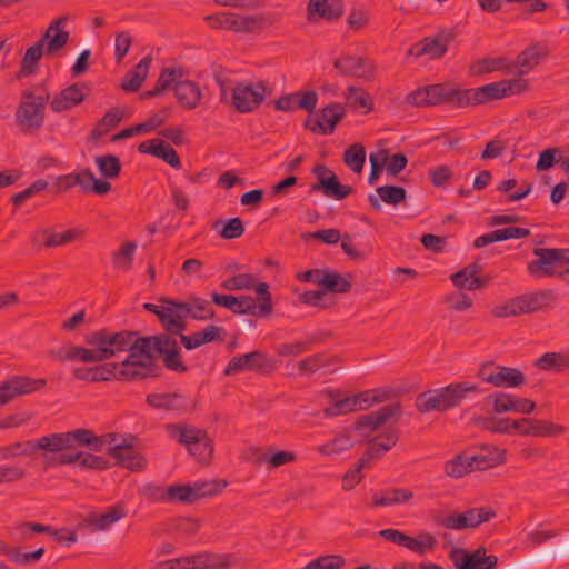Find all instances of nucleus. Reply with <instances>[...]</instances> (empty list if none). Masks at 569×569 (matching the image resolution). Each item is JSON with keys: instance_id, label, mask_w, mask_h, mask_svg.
I'll list each match as a JSON object with an SVG mask.
<instances>
[{"instance_id": "nucleus-58", "label": "nucleus", "mask_w": 569, "mask_h": 569, "mask_svg": "<svg viewBox=\"0 0 569 569\" xmlns=\"http://www.w3.org/2000/svg\"><path fill=\"white\" fill-rule=\"evenodd\" d=\"M153 157L163 160L174 169L181 168V160L177 151L169 143L161 139L157 141V148L153 152Z\"/></svg>"}, {"instance_id": "nucleus-54", "label": "nucleus", "mask_w": 569, "mask_h": 569, "mask_svg": "<svg viewBox=\"0 0 569 569\" xmlns=\"http://www.w3.org/2000/svg\"><path fill=\"white\" fill-rule=\"evenodd\" d=\"M96 163L101 174L109 179L117 178L121 171L120 159L113 154L97 156Z\"/></svg>"}, {"instance_id": "nucleus-39", "label": "nucleus", "mask_w": 569, "mask_h": 569, "mask_svg": "<svg viewBox=\"0 0 569 569\" xmlns=\"http://www.w3.org/2000/svg\"><path fill=\"white\" fill-rule=\"evenodd\" d=\"M472 470H486L505 462V451L498 448H483L477 455H469Z\"/></svg>"}, {"instance_id": "nucleus-60", "label": "nucleus", "mask_w": 569, "mask_h": 569, "mask_svg": "<svg viewBox=\"0 0 569 569\" xmlns=\"http://www.w3.org/2000/svg\"><path fill=\"white\" fill-rule=\"evenodd\" d=\"M179 76H180L179 71H170V68L162 70V72L160 73V76L156 82L154 88L152 90L144 92L143 97L152 98V97H157V96L161 94L166 89H168L172 86V83L177 79L174 77H179Z\"/></svg>"}, {"instance_id": "nucleus-44", "label": "nucleus", "mask_w": 569, "mask_h": 569, "mask_svg": "<svg viewBox=\"0 0 569 569\" xmlns=\"http://www.w3.org/2000/svg\"><path fill=\"white\" fill-rule=\"evenodd\" d=\"M471 471L473 470L467 452L456 455L443 465L445 475L453 479L462 478Z\"/></svg>"}, {"instance_id": "nucleus-59", "label": "nucleus", "mask_w": 569, "mask_h": 569, "mask_svg": "<svg viewBox=\"0 0 569 569\" xmlns=\"http://www.w3.org/2000/svg\"><path fill=\"white\" fill-rule=\"evenodd\" d=\"M83 237V231L80 229H68L64 232H54L50 229V240L47 241V248H56L73 242Z\"/></svg>"}, {"instance_id": "nucleus-31", "label": "nucleus", "mask_w": 569, "mask_h": 569, "mask_svg": "<svg viewBox=\"0 0 569 569\" xmlns=\"http://www.w3.org/2000/svg\"><path fill=\"white\" fill-rule=\"evenodd\" d=\"M317 191H321L328 198L343 200L352 193V188L342 184L336 174H331L327 179H321L320 182L310 186L311 193Z\"/></svg>"}, {"instance_id": "nucleus-19", "label": "nucleus", "mask_w": 569, "mask_h": 569, "mask_svg": "<svg viewBox=\"0 0 569 569\" xmlns=\"http://www.w3.org/2000/svg\"><path fill=\"white\" fill-rule=\"evenodd\" d=\"M345 116V108L340 103L333 102L322 108L318 117L307 118L305 127L315 133L328 136L335 131L337 124Z\"/></svg>"}, {"instance_id": "nucleus-24", "label": "nucleus", "mask_w": 569, "mask_h": 569, "mask_svg": "<svg viewBox=\"0 0 569 569\" xmlns=\"http://www.w3.org/2000/svg\"><path fill=\"white\" fill-rule=\"evenodd\" d=\"M170 71H179L180 76L172 83L178 103L188 110L194 109L202 97L201 90L198 83L183 80L184 71L182 68H170Z\"/></svg>"}, {"instance_id": "nucleus-2", "label": "nucleus", "mask_w": 569, "mask_h": 569, "mask_svg": "<svg viewBox=\"0 0 569 569\" xmlns=\"http://www.w3.org/2000/svg\"><path fill=\"white\" fill-rule=\"evenodd\" d=\"M66 18H59L50 23L44 34L31 46L20 62L19 74L28 77L39 69V60L42 56L54 57L69 41V32L63 29Z\"/></svg>"}, {"instance_id": "nucleus-57", "label": "nucleus", "mask_w": 569, "mask_h": 569, "mask_svg": "<svg viewBox=\"0 0 569 569\" xmlns=\"http://www.w3.org/2000/svg\"><path fill=\"white\" fill-rule=\"evenodd\" d=\"M485 400L492 405L495 413H503L513 410L515 396L499 391L488 395Z\"/></svg>"}, {"instance_id": "nucleus-49", "label": "nucleus", "mask_w": 569, "mask_h": 569, "mask_svg": "<svg viewBox=\"0 0 569 569\" xmlns=\"http://www.w3.org/2000/svg\"><path fill=\"white\" fill-rule=\"evenodd\" d=\"M347 91L346 98L351 107L365 109V113H369L373 109V100L367 91L353 86H349Z\"/></svg>"}, {"instance_id": "nucleus-53", "label": "nucleus", "mask_w": 569, "mask_h": 569, "mask_svg": "<svg viewBox=\"0 0 569 569\" xmlns=\"http://www.w3.org/2000/svg\"><path fill=\"white\" fill-rule=\"evenodd\" d=\"M14 531L21 541L30 540L34 535L53 532V527L32 521L20 522L14 527Z\"/></svg>"}, {"instance_id": "nucleus-36", "label": "nucleus", "mask_w": 569, "mask_h": 569, "mask_svg": "<svg viewBox=\"0 0 569 569\" xmlns=\"http://www.w3.org/2000/svg\"><path fill=\"white\" fill-rule=\"evenodd\" d=\"M84 100V93L79 84H71L57 94L50 103L54 112H61L80 104Z\"/></svg>"}, {"instance_id": "nucleus-6", "label": "nucleus", "mask_w": 569, "mask_h": 569, "mask_svg": "<svg viewBox=\"0 0 569 569\" xmlns=\"http://www.w3.org/2000/svg\"><path fill=\"white\" fill-rule=\"evenodd\" d=\"M556 299L551 289H545L531 293H525L507 300L492 309L497 318L517 317L525 313L536 312L548 307Z\"/></svg>"}, {"instance_id": "nucleus-26", "label": "nucleus", "mask_w": 569, "mask_h": 569, "mask_svg": "<svg viewBox=\"0 0 569 569\" xmlns=\"http://www.w3.org/2000/svg\"><path fill=\"white\" fill-rule=\"evenodd\" d=\"M549 54L548 47L536 42L521 51L515 62L516 72L521 77L530 73Z\"/></svg>"}, {"instance_id": "nucleus-30", "label": "nucleus", "mask_w": 569, "mask_h": 569, "mask_svg": "<svg viewBox=\"0 0 569 569\" xmlns=\"http://www.w3.org/2000/svg\"><path fill=\"white\" fill-rule=\"evenodd\" d=\"M526 426L521 429V436L557 438L565 433L561 425L539 419L523 418Z\"/></svg>"}, {"instance_id": "nucleus-4", "label": "nucleus", "mask_w": 569, "mask_h": 569, "mask_svg": "<svg viewBox=\"0 0 569 569\" xmlns=\"http://www.w3.org/2000/svg\"><path fill=\"white\" fill-rule=\"evenodd\" d=\"M117 433H104L97 436L90 429H76L68 432H56L43 436L40 446H46V452L57 453L73 449L74 447H87L92 451L102 450L104 445L116 442Z\"/></svg>"}, {"instance_id": "nucleus-40", "label": "nucleus", "mask_w": 569, "mask_h": 569, "mask_svg": "<svg viewBox=\"0 0 569 569\" xmlns=\"http://www.w3.org/2000/svg\"><path fill=\"white\" fill-rule=\"evenodd\" d=\"M150 63L151 57L147 56L142 58L134 69L124 76L121 88L128 92H137L147 78Z\"/></svg>"}, {"instance_id": "nucleus-1", "label": "nucleus", "mask_w": 569, "mask_h": 569, "mask_svg": "<svg viewBox=\"0 0 569 569\" xmlns=\"http://www.w3.org/2000/svg\"><path fill=\"white\" fill-rule=\"evenodd\" d=\"M84 341L87 345L94 347L98 362L126 351L128 356L122 361L126 368L157 362L154 356L150 355V339L141 337L138 331L121 330L113 332L103 328L86 335Z\"/></svg>"}, {"instance_id": "nucleus-47", "label": "nucleus", "mask_w": 569, "mask_h": 569, "mask_svg": "<svg viewBox=\"0 0 569 569\" xmlns=\"http://www.w3.org/2000/svg\"><path fill=\"white\" fill-rule=\"evenodd\" d=\"M389 396V390L380 389L366 390L363 392L353 395L355 400H357V410H368L373 405L387 401Z\"/></svg>"}, {"instance_id": "nucleus-10", "label": "nucleus", "mask_w": 569, "mask_h": 569, "mask_svg": "<svg viewBox=\"0 0 569 569\" xmlns=\"http://www.w3.org/2000/svg\"><path fill=\"white\" fill-rule=\"evenodd\" d=\"M147 338L150 339V355L154 356L153 351L158 352L168 370L179 373L188 371L182 361L179 343L172 333L163 332Z\"/></svg>"}, {"instance_id": "nucleus-42", "label": "nucleus", "mask_w": 569, "mask_h": 569, "mask_svg": "<svg viewBox=\"0 0 569 569\" xmlns=\"http://www.w3.org/2000/svg\"><path fill=\"white\" fill-rule=\"evenodd\" d=\"M167 428L171 437L176 438L179 443L186 446L187 449L192 445L201 443L200 438L207 432L203 429L187 425H169Z\"/></svg>"}, {"instance_id": "nucleus-9", "label": "nucleus", "mask_w": 569, "mask_h": 569, "mask_svg": "<svg viewBox=\"0 0 569 569\" xmlns=\"http://www.w3.org/2000/svg\"><path fill=\"white\" fill-rule=\"evenodd\" d=\"M100 381L117 379L120 381H134L147 378H157L161 375L162 368L157 362L138 365V367H124L120 363H103L98 366Z\"/></svg>"}, {"instance_id": "nucleus-41", "label": "nucleus", "mask_w": 569, "mask_h": 569, "mask_svg": "<svg viewBox=\"0 0 569 569\" xmlns=\"http://www.w3.org/2000/svg\"><path fill=\"white\" fill-rule=\"evenodd\" d=\"M339 359L336 356L316 353L299 361L298 368L301 375L312 376L321 369L337 365Z\"/></svg>"}, {"instance_id": "nucleus-64", "label": "nucleus", "mask_w": 569, "mask_h": 569, "mask_svg": "<svg viewBox=\"0 0 569 569\" xmlns=\"http://www.w3.org/2000/svg\"><path fill=\"white\" fill-rule=\"evenodd\" d=\"M171 110V107L161 109L144 122L138 123L137 129H139L141 133H147L156 128L161 127L169 119Z\"/></svg>"}, {"instance_id": "nucleus-50", "label": "nucleus", "mask_w": 569, "mask_h": 569, "mask_svg": "<svg viewBox=\"0 0 569 569\" xmlns=\"http://www.w3.org/2000/svg\"><path fill=\"white\" fill-rule=\"evenodd\" d=\"M353 442L348 432L341 433L335 439L318 447V452L322 456H331L349 450Z\"/></svg>"}, {"instance_id": "nucleus-17", "label": "nucleus", "mask_w": 569, "mask_h": 569, "mask_svg": "<svg viewBox=\"0 0 569 569\" xmlns=\"http://www.w3.org/2000/svg\"><path fill=\"white\" fill-rule=\"evenodd\" d=\"M456 31L446 29L433 37H426L408 50L409 56H429L431 59L441 58L447 51L449 43L455 39Z\"/></svg>"}, {"instance_id": "nucleus-62", "label": "nucleus", "mask_w": 569, "mask_h": 569, "mask_svg": "<svg viewBox=\"0 0 569 569\" xmlns=\"http://www.w3.org/2000/svg\"><path fill=\"white\" fill-rule=\"evenodd\" d=\"M46 549L40 547L39 549L31 552H22L19 548H13L8 551L9 559L17 565H31L41 559L44 555Z\"/></svg>"}, {"instance_id": "nucleus-15", "label": "nucleus", "mask_w": 569, "mask_h": 569, "mask_svg": "<svg viewBox=\"0 0 569 569\" xmlns=\"http://www.w3.org/2000/svg\"><path fill=\"white\" fill-rule=\"evenodd\" d=\"M401 410V405L396 402L383 406L370 413L359 416L353 425V430L359 432L362 438H368L391 418L396 417L398 419Z\"/></svg>"}, {"instance_id": "nucleus-63", "label": "nucleus", "mask_w": 569, "mask_h": 569, "mask_svg": "<svg viewBox=\"0 0 569 569\" xmlns=\"http://www.w3.org/2000/svg\"><path fill=\"white\" fill-rule=\"evenodd\" d=\"M295 110L301 109L309 113H313L318 103V93L313 90L297 91L293 93Z\"/></svg>"}, {"instance_id": "nucleus-13", "label": "nucleus", "mask_w": 569, "mask_h": 569, "mask_svg": "<svg viewBox=\"0 0 569 569\" xmlns=\"http://www.w3.org/2000/svg\"><path fill=\"white\" fill-rule=\"evenodd\" d=\"M137 440L136 436H123L120 442L117 439L116 442L111 443L108 455L116 460L118 466L132 471H140L146 467L147 461L134 447Z\"/></svg>"}, {"instance_id": "nucleus-28", "label": "nucleus", "mask_w": 569, "mask_h": 569, "mask_svg": "<svg viewBox=\"0 0 569 569\" xmlns=\"http://www.w3.org/2000/svg\"><path fill=\"white\" fill-rule=\"evenodd\" d=\"M343 13L342 3L339 0H309L307 6V19L315 20V17L327 21H335Z\"/></svg>"}, {"instance_id": "nucleus-35", "label": "nucleus", "mask_w": 569, "mask_h": 569, "mask_svg": "<svg viewBox=\"0 0 569 569\" xmlns=\"http://www.w3.org/2000/svg\"><path fill=\"white\" fill-rule=\"evenodd\" d=\"M331 406L323 409L326 417H336L357 411V400L353 396H343L340 390L328 391Z\"/></svg>"}, {"instance_id": "nucleus-23", "label": "nucleus", "mask_w": 569, "mask_h": 569, "mask_svg": "<svg viewBox=\"0 0 569 569\" xmlns=\"http://www.w3.org/2000/svg\"><path fill=\"white\" fill-rule=\"evenodd\" d=\"M146 402L153 409L186 413L196 408V401L178 392L150 393Z\"/></svg>"}, {"instance_id": "nucleus-27", "label": "nucleus", "mask_w": 569, "mask_h": 569, "mask_svg": "<svg viewBox=\"0 0 569 569\" xmlns=\"http://www.w3.org/2000/svg\"><path fill=\"white\" fill-rule=\"evenodd\" d=\"M481 267L477 263H470L461 270L452 273L450 280L460 290H477L488 284V277H479Z\"/></svg>"}, {"instance_id": "nucleus-3", "label": "nucleus", "mask_w": 569, "mask_h": 569, "mask_svg": "<svg viewBox=\"0 0 569 569\" xmlns=\"http://www.w3.org/2000/svg\"><path fill=\"white\" fill-rule=\"evenodd\" d=\"M477 385L469 382H455L439 389L427 390L419 393L415 400V407L420 413L431 411H448L467 398L469 393H478Z\"/></svg>"}, {"instance_id": "nucleus-5", "label": "nucleus", "mask_w": 569, "mask_h": 569, "mask_svg": "<svg viewBox=\"0 0 569 569\" xmlns=\"http://www.w3.org/2000/svg\"><path fill=\"white\" fill-rule=\"evenodd\" d=\"M467 89L451 82L429 84L410 92L406 101L413 107L448 104L452 108L469 107Z\"/></svg>"}, {"instance_id": "nucleus-16", "label": "nucleus", "mask_w": 569, "mask_h": 569, "mask_svg": "<svg viewBox=\"0 0 569 569\" xmlns=\"http://www.w3.org/2000/svg\"><path fill=\"white\" fill-rule=\"evenodd\" d=\"M47 386L43 378L27 376H12L0 385V407L9 403L13 398L36 392Z\"/></svg>"}, {"instance_id": "nucleus-12", "label": "nucleus", "mask_w": 569, "mask_h": 569, "mask_svg": "<svg viewBox=\"0 0 569 569\" xmlns=\"http://www.w3.org/2000/svg\"><path fill=\"white\" fill-rule=\"evenodd\" d=\"M162 303L176 307V315H178L180 322L183 326V332L187 329L186 319L190 317L194 320H209L214 318V310L210 302L197 296H189L186 301H178L171 298H161Z\"/></svg>"}, {"instance_id": "nucleus-25", "label": "nucleus", "mask_w": 569, "mask_h": 569, "mask_svg": "<svg viewBox=\"0 0 569 569\" xmlns=\"http://www.w3.org/2000/svg\"><path fill=\"white\" fill-rule=\"evenodd\" d=\"M399 440V430L390 428L383 433L369 440L368 447L359 458L360 466H368L373 459L381 458L386 452L396 446Z\"/></svg>"}, {"instance_id": "nucleus-21", "label": "nucleus", "mask_w": 569, "mask_h": 569, "mask_svg": "<svg viewBox=\"0 0 569 569\" xmlns=\"http://www.w3.org/2000/svg\"><path fill=\"white\" fill-rule=\"evenodd\" d=\"M272 369L273 362L267 356V353L260 350H254L246 355L232 357L223 373L226 376H231L241 371L258 370L261 372H267Z\"/></svg>"}, {"instance_id": "nucleus-33", "label": "nucleus", "mask_w": 569, "mask_h": 569, "mask_svg": "<svg viewBox=\"0 0 569 569\" xmlns=\"http://www.w3.org/2000/svg\"><path fill=\"white\" fill-rule=\"evenodd\" d=\"M127 516V510L123 503L111 506L104 513L90 515L86 519V523L94 530H106L118 520Z\"/></svg>"}, {"instance_id": "nucleus-20", "label": "nucleus", "mask_w": 569, "mask_h": 569, "mask_svg": "<svg viewBox=\"0 0 569 569\" xmlns=\"http://www.w3.org/2000/svg\"><path fill=\"white\" fill-rule=\"evenodd\" d=\"M532 254L536 257L527 264L528 273L533 278L561 276L558 273L559 254L555 248H535Z\"/></svg>"}, {"instance_id": "nucleus-45", "label": "nucleus", "mask_w": 569, "mask_h": 569, "mask_svg": "<svg viewBox=\"0 0 569 569\" xmlns=\"http://www.w3.org/2000/svg\"><path fill=\"white\" fill-rule=\"evenodd\" d=\"M322 288L326 292L347 293L351 290V281L340 273L332 272L330 269H325L322 276Z\"/></svg>"}, {"instance_id": "nucleus-22", "label": "nucleus", "mask_w": 569, "mask_h": 569, "mask_svg": "<svg viewBox=\"0 0 569 569\" xmlns=\"http://www.w3.org/2000/svg\"><path fill=\"white\" fill-rule=\"evenodd\" d=\"M487 549L479 547L475 551L466 549H453L450 552V559L457 569H473L479 567L481 569H493L498 565V557L495 555L487 556Z\"/></svg>"}, {"instance_id": "nucleus-11", "label": "nucleus", "mask_w": 569, "mask_h": 569, "mask_svg": "<svg viewBox=\"0 0 569 569\" xmlns=\"http://www.w3.org/2000/svg\"><path fill=\"white\" fill-rule=\"evenodd\" d=\"M211 28H223L236 32H252L264 26L263 16H243L234 12H221L204 18Z\"/></svg>"}, {"instance_id": "nucleus-46", "label": "nucleus", "mask_w": 569, "mask_h": 569, "mask_svg": "<svg viewBox=\"0 0 569 569\" xmlns=\"http://www.w3.org/2000/svg\"><path fill=\"white\" fill-rule=\"evenodd\" d=\"M525 383L526 377L519 369L499 366L495 387L515 388Z\"/></svg>"}, {"instance_id": "nucleus-43", "label": "nucleus", "mask_w": 569, "mask_h": 569, "mask_svg": "<svg viewBox=\"0 0 569 569\" xmlns=\"http://www.w3.org/2000/svg\"><path fill=\"white\" fill-rule=\"evenodd\" d=\"M42 437L36 440H28L26 442H16L9 446L0 447V460L16 458L18 456L31 455L37 450L46 452V446H40Z\"/></svg>"}, {"instance_id": "nucleus-55", "label": "nucleus", "mask_w": 569, "mask_h": 569, "mask_svg": "<svg viewBox=\"0 0 569 569\" xmlns=\"http://www.w3.org/2000/svg\"><path fill=\"white\" fill-rule=\"evenodd\" d=\"M496 515L491 507L471 508L463 512L468 528H477L481 523L495 518Z\"/></svg>"}, {"instance_id": "nucleus-51", "label": "nucleus", "mask_w": 569, "mask_h": 569, "mask_svg": "<svg viewBox=\"0 0 569 569\" xmlns=\"http://www.w3.org/2000/svg\"><path fill=\"white\" fill-rule=\"evenodd\" d=\"M536 365L541 370L561 371L569 367V357L558 352H546L536 361Z\"/></svg>"}, {"instance_id": "nucleus-32", "label": "nucleus", "mask_w": 569, "mask_h": 569, "mask_svg": "<svg viewBox=\"0 0 569 569\" xmlns=\"http://www.w3.org/2000/svg\"><path fill=\"white\" fill-rule=\"evenodd\" d=\"M51 356L59 361L98 362L94 347L88 349L81 346L67 345L52 351Z\"/></svg>"}, {"instance_id": "nucleus-52", "label": "nucleus", "mask_w": 569, "mask_h": 569, "mask_svg": "<svg viewBox=\"0 0 569 569\" xmlns=\"http://www.w3.org/2000/svg\"><path fill=\"white\" fill-rule=\"evenodd\" d=\"M137 249L136 242L128 241L121 249L112 253V264L120 270H130L132 267L134 251Z\"/></svg>"}, {"instance_id": "nucleus-61", "label": "nucleus", "mask_w": 569, "mask_h": 569, "mask_svg": "<svg viewBox=\"0 0 569 569\" xmlns=\"http://www.w3.org/2000/svg\"><path fill=\"white\" fill-rule=\"evenodd\" d=\"M203 569H227L231 565L229 553L201 552Z\"/></svg>"}, {"instance_id": "nucleus-48", "label": "nucleus", "mask_w": 569, "mask_h": 569, "mask_svg": "<svg viewBox=\"0 0 569 569\" xmlns=\"http://www.w3.org/2000/svg\"><path fill=\"white\" fill-rule=\"evenodd\" d=\"M366 161V150L361 143H353L345 150L343 162L353 172L360 173Z\"/></svg>"}, {"instance_id": "nucleus-34", "label": "nucleus", "mask_w": 569, "mask_h": 569, "mask_svg": "<svg viewBox=\"0 0 569 569\" xmlns=\"http://www.w3.org/2000/svg\"><path fill=\"white\" fill-rule=\"evenodd\" d=\"M475 423H481L485 429L495 432V433H512L518 432L521 435V429L526 426V420L520 418L518 420H512L510 418H475Z\"/></svg>"}, {"instance_id": "nucleus-14", "label": "nucleus", "mask_w": 569, "mask_h": 569, "mask_svg": "<svg viewBox=\"0 0 569 569\" xmlns=\"http://www.w3.org/2000/svg\"><path fill=\"white\" fill-rule=\"evenodd\" d=\"M266 92L262 82H239L232 90L231 103L239 113L251 112L264 101Z\"/></svg>"}, {"instance_id": "nucleus-56", "label": "nucleus", "mask_w": 569, "mask_h": 569, "mask_svg": "<svg viewBox=\"0 0 569 569\" xmlns=\"http://www.w3.org/2000/svg\"><path fill=\"white\" fill-rule=\"evenodd\" d=\"M379 198L387 204L397 206L406 200L407 191L400 186H381L376 189Z\"/></svg>"}, {"instance_id": "nucleus-8", "label": "nucleus", "mask_w": 569, "mask_h": 569, "mask_svg": "<svg viewBox=\"0 0 569 569\" xmlns=\"http://www.w3.org/2000/svg\"><path fill=\"white\" fill-rule=\"evenodd\" d=\"M227 486L226 481H197L190 485H170L167 487L168 502L192 503L204 497H212L221 492Z\"/></svg>"}, {"instance_id": "nucleus-38", "label": "nucleus", "mask_w": 569, "mask_h": 569, "mask_svg": "<svg viewBox=\"0 0 569 569\" xmlns=\"http://www.w3.org/2000/svg\"><path fill=\"white\" fill-rule=\"evenodd\" d=\"M469 106H478L491 100L505 98V92L498 82H491L479 88L467 89Z\"/></svg>"}, {"instance_id": "nucleus-29", "label": "nucleus", "mask_w": 569, "mask_h": 569, "mask_svg": "<svg viewBox=\"0 0 569 569\" xmlns=\"http://www.w3.org/2000/svg\"><path fill=\"white\" fill-rule=\"evenodd\" d=\"M143 308L153 315H156L164 329V332L168 333H180L183 332V326L180 322V318L176 315V307L171 305L163 303L162 306H157L151 302H146Z\"/></svg>"}, {"instance_id": "nucleus-37", "label": "nucleus", "mask_w": 569, "mask_h": 569, "mask_svg": "<svg viewBox=\"0 0 569 569\" xmlns=\"http://www.w3.org/2000/svg\"><path fill=\"white\" fill-rule=\"evenodd\" d=\"M413 492L403 488H389L385 491L375 492L371 507H389L393 505H402L411 500Z\"/></svg>"}, {"instance_id": "nucleus-18", "label": "nucleus", "mask_w": 569, "mask_h": 569, "mask_svg": "<svg viewBox=\"0 0 569 569\" xmlns=\"http://www.w3.org/2000/svg\"><path fill=\"white\" fill-rule=\"evenodd\" d=\"M333 67L341 76H350L372 81L376 77L377 66L367 57L341 56L333 61Z\"/></svg>"}, {"instance_id": "nucleus-7", "label": "nucleus", "mask_w": 569, "mask_h": 569, "mask_svg": "<svg viewBox=\"0 0 569 569\" xmlns=\"http://www.w3.org/2000/svg\"><path fill=\"white\" fill-rule=\"evenodd\" d=\"M50 94L36 96L27 90L22 93V100L16 111V121L20 130L28 134L38 131L44 122V109Z\"/></svg>"}]
</instances>
